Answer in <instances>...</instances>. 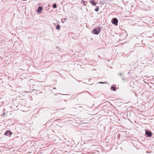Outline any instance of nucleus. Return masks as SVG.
Returning a JSON list of instances; mask_svg holds the SVG:
<instances>
[{"label":"nucleus","mask_w":154,"mask_h":154,"mask_svg":"<svg viewBox=\"0 0 154 154\" xmlns=\"http://www.w3.org/2000/svg\"><path fill=\"white\" fill-rule=\"evenodd\" d=\"M112 22L113 24L117 25L118 23V20L116 18H113L112 20Z\"/></svg>","instance_id":"nucleus-1"},{"label":"nucleus","mask_w":154,"mask_h":154,"mask_svg":"<svg viewBox=\"0 0 154 154\" xmlns=\"http://www.w3.org/2000/svg\"><path fill=\"white\" fill-rule=\"evenodd\" d=\"M12 133H11V131H7L5 133L4 135L6 136H9V137L11 136V134Z\"/></svg>","instance_id":"nucleus-2"},{"label":"nucleus","mask_w":154,"mask_h":154,"mask_svg":"<svg viewBox=\"0 0 154 154\" xmlns=\"http://www.w3.org/2000/svg\"><path fill=\"white\" fill-rule=\"evenodd\" d=\"M100 31L101 30H99V31H98L97 29H95L93 30L94 34L96 35H98Z\"/></svg>","instance_id":"nucleus-3"},{"label":"nucleus","mask_w":154,"mask_h":154,"mask_svg":"<svg viewBox=\"0 0 154 154\" xmlns=\"http://www.w3.org/2000/svg\"><path fill=\"white\" fill-rule=\"evenodd\" d=\"M146 134L149 137H150L152 136L151 132L150 131H146Z\"/></svg>","instance_id":"nucleus-4"},{"label":"nucleus","mask_w":154,"mask_h":154,"mask_svg":"<svg viewBox=\"0 0 154 154\" xmlns=\"http://www.w3.org/2000/svg\"><path fill=\"white\" fill-rule=\"evenodd\" d=\"M42 8L41 6H39L38 8V9L37 10V12L38 13H40L42 11Z\"/></svg>","instance_id":"nucleus-5"},{"label":"nucleus","mask_w":154,"mask_h":154,"mask_svg":"<svg viewBox=\"0 0 154 154\" xmlns=\"http://www.w3.org/2000/svg\"><path fill=\"white\" fill-rule=\"evenodd\" d=\"M90 2L92 3V4L94 5H95L96 4V3L95 2L94 0H91L90 1Z\"/></svg>","instance_id":"nucleus-6"},{"label":"nucleus","mask_w":154,"mask_h":154,"mask_svg":"<svg viewBox=\"0 0 154 154\" xmlns=\"http://www.w3.org/2000/svg\"><path fill=\"white\" fill-rule=\"evenodd\" d=\"M56 29L57 30H60V26L59 24H58L57 26Z\"/></svg>","instance_id":"nucleus-7"},{"label":"nucleus","mask_w":154,"mask_h":154,"mask_svg":"<svg viewBox=\"0 0 154 154\" xmlns=\"http://www.w3.org/2000/svg\"><path fill=\"white\" fill-rule=\"evenodd\" d=\"M81 1H82V2H81V3L82 4H83V5H84L85 6L86 5V4L85 3V1H83V0H81Z\"/></svg>","instance_id":"nucleus-8"},{"label":"nucleus","mask_w":154,"mask_h":154,"mask_svg":"<svg viewBox=\"0 0 154 154\" xmlns=\"http://www.w3.org/2000/svg\"><path fill=\"white\" fill-rule=\"evenodd\" d=\"M99 7H97L95 8V11L97 12L99 11Z\"/></svg>","instance_id":"nucleus-9"},{"label":"nucleus","mask_w":154,"mask_h":154,"mask_svg":"<svg viewBox=\"0 0 154 154\" xmlns=\"http://www.w3.org/2000/svg\"><path fill=\"white\" fill-rule=\"evenodd\" d=\"M111 89H112L114 91H115V90H116V88H115V87H114L113 86H112L111 87Z\"/></svg>","instance_id":"nucleus-10"},{"label":"nucleus","mask_w":154,"mask_h":154,"mask_svg":"<svg viewBox=\"0 0 154 154\" xmlns=\"http://www.w3.org/2000/svg\"><path fill=\"white\" fill-rule=\"evenodd\" d=\"M53 7L54 8H56L57 7V6H56V4H54L53 5Z\"/></svg>","instance_id":"nucleus-11"},{"label":"nucleus","mask_w":154,"mask_h":154,"mask_svg":"<svg viewBox=\"0 0 154 154\" xmlns=\"http://www.w3.org/2000/svg\"><path fill=\"white\" fill-rule=\"evenodd\" d=\"M99 83L100 84H101V83H106V82H100Z\"/></svg>","instance_id":"nucleus-12"},{"label":"nucleus","mask_w":154,"mask_h":154,"mask_svg":"<svg viewBox=\"0 0 154 154\" xmlns=\"http://www.w3.org/2000/svg\"><path fill=\"white\" fill-rule=\"evenodd\" d=\"M99 30H101L100 28V27L98 28V30H97L98 31H99Z\"/></svg>","instance_id":"nucleus-13"}]
</instances>
